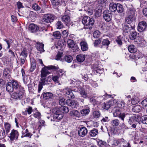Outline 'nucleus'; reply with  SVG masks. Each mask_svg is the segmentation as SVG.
<instances>
[{
    "instance_id": "26",
    "label": "nucleus",
    "mask_w": 147,
    "mask_h": 147,
    "mask_svg": "<svg viewBox=\"0 0 147 147\" xmlns=\"http://www.w3.org/2000/svg\"><path fill=\"white\" fill-rule=\"evenodd\" d=\"M73 60L72 56L70 55H65L63 59V61H65L68 63L71 62Z\"/></svg>"
},
{
    "instance_id": "41",
    "label": "nucleus",
    "mask_w": 147,
    "mask_h": 147,
    "mask_svg": "<svg viewBox=\"0 0 147 147\" xmlns=\"http://www.w3.org/2000/svg\"><path fill=\"white\" fill-rule=\"evenodd\" d=\"M56 27L57 29H61L63 28V23L61 21H58L56 23Z\"/></svg>"
},
{
    "instance_id": "33",
    "label": "nucleus",
    "mask_w": 147,
    "mask_h": 147,
    "mask_svg": "<svg viewBox=\"0 0 147 147\" xmlns=\"http://www.w3.org/2000/svg\"><path fill=\"white\" fill-rule=\"evenodd\" d=\"M116 11L118 13H122L123 11V8L120 4L117 3V7H116Z\"/></svg>"
},
{
    "instance_id": "22",
    "label": "nucleus",
    "mask_w": 147,
    "mask_h": 147,
    "mask_svg": "<svg viewBox=\"0 0 147 147\" xmlns=\"http://www.w3.org/2000/svg\"><path fill=\"white\" fill-rule=\"evenodd\" d=\"M61 20L67 25L70 21V17L67 15L63 16L61 17Z\"/></svg>"
},
{
    "instance_id": "45",
    "label": "nucleus",
    "mask_w": 147,
    "mask_h": 147,
    "mask_svg": "<svg viewBox=\"0 0 147 147\" xmlns=\"http://www.w3.org/2000/svg\"><path fill=\"white\" fill-rule=\"evenodd\" d=\"M102 43L103 45L108 46L110 44V41L107 38L103 39Z\"/></svg>"
},
{
    "instance_id": "20",
    "label": "nucleus",
    "mask_w": 147,
    "mask_h": 147,
    "mask_svg": "<svg viewBox=\"0 0 147 147\" xmlns=\"http://www.w3.org/2000/svg\"><path fill=\"white\" fill-rule=\"evenodd\" d=\"M44 45L42 43L39 42H37L36 43L35 45L36 48L38 51H40V53H42L45 51L43 47Z\"/></svg>"
},
{
    "instance_id": "13",
    "label": "nucleus",
    "mask_w": 147,
    "mask_h": 147,
    "mask_svg": "<svg viewBox=\"0 0 147 147\" xmlns=\"http://www.w3.org/2000/svg\"><path fill=\"white\" fill-rule=\"evenodd\" d=\"M124 140L123 138L120 139H114L111 141L110 144L112 147H115L120 144H122L124 142Z\"/></svg>"
},
{
    "instance_id": "38",
    "label": "nucleus",
    "mask_w": 147,
    "mask_h": 147,
    "mask_svg": "<svg viewBox=\"0 0 147 147\" xmlns=\"http://www.w3.org/2000/svg\"><path fill=\"white\" fill-rule=\"evenodd\" d=\"M4 127L5 129L6 133L7 134L10 129L11 127V125L8 123H5L4 124Z\"/></svg>"
},
{
    "instance_id": "4",
    "label": "nucleus",
    "mask_w": 147,
    "mask_h": 147,
    "mask_svg": "<svg viewBox=\"0 0 147 147\" xmlns=\"http://www.w3.org/2000/svg\"><path fill=\"white\" fill-rule=\"evenodd\" d=\"M83 24L86 26L85 27L86 29H91L92 26L94 23V20L93 18H90L88 16H84L82 20Z\"/></svg>"
},
{
    "instance_id": "49",
    "label": "nucleus",
    "mask_w": 147,
    "mask_h": 147,
    "mask_svg": "<svg viewBox=\"0 0 147 147\" xmlns=\"http://www.w3.org/2000/svg\"><path fill=\"white\" fill-rule=\"evenodd\" d=\"M74 80H76V81H74V80H73V81L74 82V83H73V84H74L76 86V87L75 88H76L74 89V90H75L74 91H78V89L77 88V87H79V85L80 84H81V82L80 81H76V80H75V79H74Z\"/></svg>"
},
{
    "instance_id": "21",
    "label": "nucleus",
    "mask_w": 147,
    "mask_h": 147,
    "mask_svg": "<svg viewBox=\"0 0 147 147\" xmlns=\"http://www.w3.org/2000/svg\"><path fill=\"white\" fill-rule=\"evenodd\" d=\"M29 29L31 32H34L38 30V27L37 25L32 24L29 25Z\"/></svg>"
},
{
    "instance_id": "32",
    "label": "nucleus",
    "mask_w": 147,
    "mask_h": 147,
    "mask_svg": "<svg viewBox=\"0 0 147 147\" xmlns=\"http://www.w3.org/2000/svg\"><path fill=\"white\" fill-rule=\"evenodd\" d=\"M141 108L139 105H136L134 106L132 109L133 112L138 113L141 111Z\"/></svg>"
},
{
    "instance_id": "7",
    "label": "nucleus",
    "mask_w": 147,
    "mask_h": 147,
    "mask_svg": "<svg viewBox=\"0 0 147 147\" xmlns=\"http://www.w3.org/2000/svg\"><path fill=\"white\" fill-rule=\"evenodd\" d=\"M113 115L114 117H119L123 121L125 116L128 114L125 113H122L120 109L119 108H116L113 112Z\"/></svg>"
},
{
    "instance_id": "58",
    "label": "nucleus",
    "mask_w": 147,
    "mask_h": 147,
    "mask_svg": "<svg viewBox=\"0 0 147 147\" xmlns=\"http://www.w3.org/2000/svg\"><path fill=\"white\" fill-rule=\"evenodd\" d=\"M71 48L73 52L78 51L79 50L78 46L76 44H74V46H73L72 47H71Z\"/></svg>"
},
{
    "instance_id": "31",
    "label": "nucleus",
    "mask_w": 147,
    "mask_h": 147,
    "mask_svg": "<svg viewBox=\"0 0 147 147\" xmlns=\"http://www.w3.org/2000/svg\"><path fill=\"white\" fill-rule=\"evenodd\" d=\"M76 58L78 62H82L85 60V57L84 55L80 54L77 55Z\"/></svg>"
},
{
    "instance_id": "51",
    "label": "nucleus",
    "mask_w": 147,
    "mask_h": 147,
    "mask_svg": "<svg viewBox=\"0 0 147 147\" xmlns=\"http://www.w3.org/2000/svg\"><path fill=\"white\" fill-rule=\"evenodd\" d=\"M10 72V71L9 69L7 68H5L4 69L3 73V76L6 77L7 76H9V74Z\"/></svg>"
},
{
    "instance_id": "43",
    "label": "nucleus",
    "mask_w": 147,
    "mask_h": 147,
    "mask_svg": "<svg viewBox=\"0 0 147 147\" xmlns=\"http://www.w3.org/2000/svg\"><path fill=\"white\" fill-rule=\"evenodd\" d=\"M140 120L142 123L147 124V115H145L142 116Z\"/></svg>"
},
{
    "instance_id": "59",
    "label": "nucleus",
    "mask_w": 147,
    "mask_h": 147,
    "mask_svg": "<svg viewBox=\"0 0 147 147\" xmlns=\"http://www.w3.org/2000/svg\"><path fill=\"white\" fill-rule=\"evenodd\" d=\"M41 114L40 112H39L38 111L36 113H35L33 114V116L36 118H37L38 119H40Z\"/></svg>"
},
{
    "instance_id": "12",
    "label": "nucleus",
    "mask_w": 147,
    "mask_h": 147,
    "mask_svg": "<svg viewBox=\"0 0 147 147\" xmlns=\"http://www.w3.org/2000/svg\"><path fill=\"white\" fill-rule=\"evenodd\" d=\"M147 26V24L145 21L140 22L138 24V30L140 32H143L145 30Z\"/></svg>"
},
{
    "instance_id": "2",
    "label": "nucleus",
    "mask_w": 147,
    "mask_h": 147,
    "mask_svg": "<svg viewBox=\"0 0 147 147\" xmlns=\"http://www.w3.org/2000/svg\"><path fill=\"white\" fill-rule=\"evenodd\" d=\"M5 86L7 91L9 92L24 88L19 82L15 80H12L11 82H9L6 84Z\"/></svg>"
},
{
    "instance_id": "46",
    "label": "nucleus",
    "mask_w": 147,
    "mask_h": 147,
    "mask_svg": "<svg viewBox=\"0 0 147 147\" xmlns=\"http://www.w3.org/2000/svg\"><path fill=\"white\" fill-rule=\"evenodd\" d=\"M53 36L55 38L57 39H59L61 37L60 33L59 31H56L53 32Z\"/></svg>"
},
{
    "instance_id": "5",
    "label": "nucleus",
    "mask_w": 147,
    "mask_h": 147,
    "mask_svg": "<svg viewBox=\"0 0 147 147\" xmlns=\"http://www.w3.org/2000/svg\"><path fill=\"white\" fill-rule=\"evenodd\" d=\"M52 112L53 113V119L51 120L53 121H59L62 119L63 115L57 108H54L52 110Z\"/></svg>"
},
{
    "instance_id": "42",
    "label": "nucleus",
    "mask_w": 147,
    "mask_h": 147,
    "mask_svg": "<svg viewBox=\"0 0 147 147\" xmlns=\"http://www.w3.org/2000/svg\"><path fill=\"white\" fill-rule=\"evenodd\" d=\"M8 45L7 47V49H9V48L11 45L12 43L13 42V41L12 39H5V40Z\"/></svg>"
},
{
    "instance_id": "18",
    "label": "nucleus",
    "mask_w": 147,
    "mask_h": 147,
    "mask_svg": "<svg viewBox=\"0 0 147 147\" xmlns=\"http://www.w3.org/2000/svg\"><path fill=\"white\" fill-rule=\"evenodd\" d=\"M88 130L86 128L83 127L80 128L78 132L79 136L83 137L85 136L87 134Z\"/></svg>"
},
{
    "instance_id": "64",
    "label": "nucleus",
    "mask_w": 147,
    "mask_h": 147,
    "mask_svg": "<svg viewBox=\"0 0 147 147\" xmlns=\"http://www.w3.org/2000/svg\"><path fill=\"white\" fill-rule=\"evenodd\" d=\"M141 104L143 107H146L147 106V98H146L142 101Z\"/></svg>"
},
{
    "instance_id": "30",
    "label": "nucleus",
    "mask_w": 147,
    "mask_h": 147,
    "mask_svg": "<svg viewBox=\"0 0 147 147\" xmlns=\"http://www.w3.org/2000/svg\"><path fill=\"white\" fill-rule=\"evenodd\" d=\"M62 0H51V2L53 5L55 7L61 5Z\"/></svg>"
},
{
    "instance_id": "9",
    "label": "nucleus",
    "mask_w": 147,
    "mask_h": 147,
    "mask_svg": "<svg viewBox=\"0 0 147 147\" xmlns=\"http://www.w3.org/2000/svg\"><path fill=\"white\" fill-rule=\"evenodd\" d=\"M122 29L124 32L126 33L131 32L132 30H134V26H131L127 24H124L122 25Z\"/></svg>"
},
{
    "instance_id": "40",
    "label": "nucleus",
    "mask_w": 147,
    "mask_h": 147,
    "mask_svg": "<svg viewBox=\"0 0 147 147\" xmlns=\"http://www.w3.org/2000/svg\"><path fill=\"white\" fill-rule=\"evenodd\" d=\"M101 33L98 30H96L94 32L93 34V36L94 38H97L100 37Z\"/></svg>"
},
{
    "instance_id": "28",
    "label": "nucleus",
    "mask_w": 147,
    "mask_h": 147,
    "mask_svg": "<svg viewBox=\"0 0 147 147\" xmlns=\"http://www.w3.org/2000/svg\"><path fill=\"white\" fill-rule=\"evenodd\" d=\"M98 133V130L97 129L94 128L90 130L89 132V136L91 137H94Z\"/></svg>"
},
{
    "instance_id": "17",
    "label": "nucleus",
    "mask_w": 147,
    "mask_h": 147,
    "mask_svg": "<svg viewBox=\"0 0 147 147\" xmlns=\"http://www.w3.org/2000/svg\"><path fill=\"white\" fill-rule=\"evenodd\" d=\"M113 103V101L112 100H110L103 103L102 104V107L105 109L108 110L112 105Z\"/></svg>"
},
{
    "instance_id": "37",
    "label": "nucleus",
    "mask_w": 147,
    "mask_h": 147,
    "mask_svg": "<svg viewBox=\"0 0 147 147\" xmlns=\"http://www.w3.org/2000/svg\"><path fill=\"white\" fill-rule=\"evenodd\" d=\"M33 111V110L32 109V108L30 106H29L28 108L26 109L25 111H23L22 113H24V114L25 115H27V112L29 115H30L31 114Z\"/></svg>"
},
{
    "instance_id": "35",
    "label": "nucleus",
    "mask_w": 147,
    "mask_h": 147,
    "mask_svg": "<svg viewBox=\"0 0 147 147\" xmlns=\"http://www.w3.org/2000/svg\"><path fill=\"white\" fill-rule=\"evenodd\" d=\"M128 51L131 53H134L137 52V49L133 45H130L128 47Z\"/></svg>"
},
{
    "instance_id": "19",
    "label": "nucleus",
    "mask_w": 147,
    "mask_h": 147,
    "mask_svg": "<svg viewBox=\"0 0 147 147\" xmlns=\"http://www.w3.org/2000/svg\"><path fill=\"white\" fill-rule=\"evenodd\" d=\"M80 44L82 51H86L88 50V45L87 42L85 40L81 41L80 42Z\"/></svg>"
},
{
    "instance_id": "39",
    "label": "nucleus",
    "mask_w": 147,
    "mask_h": 147,
    "mask_svg": "<svg viewBox=\"0 0 147 147\" xmlns=\"http://www.w3.org/2000/svg\"><path fill=\"white\" fill-rule=\"evenodd\" d=\"M28 55V52L27 51L24 49L20 54V57L26 58Z\"/></svg>"
},
{
    "instance_id": "63",
    "label": "nucleus",
    "mask_w": 147,
    "mask_h": 147,
    "mask_svg": "<svg viewBox=\"0 0 147 147\" xmlns=\"http://www.w3.org/2000/svg\"><path fill=\"white\" fill-rule=\"evenodd\" d=\"M23 81L24 84H26L29 83V81H30L29 78H28L26 76L25 77H23Z\"/></svg>"
},
{
    "instance_id": "11",
    "label": "nucleus",
    "mask_w": 147,
    "mask_h": 147,
    "mask_svg": "<svg viewBox=\"0 0 147 147\" xmlns=\"http://www.w3.org/2000/svg\"><path fill=\"white\" fill-rule=\"evenodd\" d=\"M66 103L68 106L71 107L72 109L77 108L79 105L77 102L71 99L67 100Z\"/></svg>"
},
{
    "instance_id": "10",
    "label": "nucleus",
    "mask_w": 147,
    "mask_h": 147,
    "mask_svg": "<svg viewBox=\"0 0 147 147\" xmlns=\"http://www.w3.org/2000/svg\"><path fill=\"white\" fill-rule=\"evenodd\" d=\"M19 134L18 131L14 129L11 131V133L9 135L8 137L11 141L16 140L18 137Z\"/></svg>"
},
{
    "instance_id": "27",
    "label": "nucleus",
    "mask_w": 147,
    "mask_h": 147,
    "mask_svg": "<svg viewBox=\"0 0 147 147\" xmlns=\"http://www.w3.org/2000/svg\"><path fill=\"white\" fill-rule=\"evenodd\" d=\"M70 115L71 116L76 117H79L80 116V113L77 110H72L69 113Z\"/></svg>"
},
{
    "instance_id": "44",
    "label": "nucleus",
    "mask_w": 147,
    "mask_h": 147,
    "mask_svg": "<svg viewBox=\"0 0 147 147\" xmlns=\"http://www.w3.org/2000/svg\"><path fill=\"white\" fill-rule=\"evenodd\" d=\"M67 44L69 48L72 47L73 46H74V41L70 39H68L67 41Z\"/></svg>"
},
{
    "instance_id": "56",
    "label": "nucleus",
    "mask_w": 147,
    "mask_h": 147,
    "mask_svg": "<svg viewBox=\"0 0 147 147\" xmlns=\"http://www.w3.org/2000/svg\"><path fill=\"white\" fill-rule=\"evenodd\" d=\"M32 8L35 11H38L40 9V7L36 3L34 4L32 6Z\"/></svg>"
},
{
    "instance_id": "48",
    "label": "nucleus",
    "mask_w": 147,
    "mask_h": 147,
    "mask_svg": "<svg viewBox=\"0 0 147 147\" xmlns=\"http://www.w3.org/2000/svg\"><path fill=\"white\" fill-rule=\"evenodd\" d=\"M62 54V53L58 52L56 56L55 59L57 60H59L63 61V59L61 58Z\"/></svg>"
},
{
    "instance_id": "50",
    "label": "nucleus",
    "mask_w": 147,
    "mask_h": 147,
    "mask_svg": "<svg viewBox=\"0 0 147 147\" xmlns=\"http://www.w3.org/2000/svg\"><path fill=\"white\" fill-rule=\"evenodd\" d=\"M112 125L114 126H118L119 124V121L117 119L113 120L111 121Z\"/></svg>"
},
{
    "instance_id": "8",
    "label": "nucleus",
    "mask_w": 147,
    "mask_h": 147,
    "mask_svg": "<svg viewBox=\"0 0 147 147\" xmlns=\"http://www.w3.org/2000/svg\"><path fill=\"white\" fill-rule=\"evenodd\" d=\"M103 18L107 22H109L111 20L112 18V14L111 11L108 10H106L103 13Z\"/></svg>"
},
{
    "instance_id": "1",
    "label": "nucleus",
    "mask_w": 147,
    "mask_h": 147,
    "mask_svg": "<svg viewBox=\"0 0 147 147\" xmlns=\"http://www.w3.org/2000/svg\"><path fill=\"white\" fill-rule=\"evenodd\" d=\"M48 70H53L58 72V74L62 73L63 72V69H60L58 66L51 65L48 66H45L43 68L41 71L40 76L42 78L40 79V81L39 82L38 85V92L40 93L43 88V85H45V83L46 82H47V80H46L45 77L47 75L50 74Z\"/></svg>"
},
{
    "instance_id": "15",
    "label": "nucleus",
    "mask_w": 147,
    "mask_h": 147,
    "mask_svg": "<svg viewBox=\"0 0 147 147\" xmlns=\"http://www.w3.org/2000/svg\"><path fill=\"white\" fill-rule=\"evenodd\" d=\"M136 16H127L125 18V21L127 24H130L133 23H135L136 21Z\"/></svg>"
},
{
    "instance_id": "52",
    "label": "nucleus",
    "mask_w": 147,
    "mask_h": 147,
    "mask_svg": "<svg viewBox=\"0 0 147 147\" xmlns=\"http://www.w3.org/2000/svg\"><path fill=\"white\" fill-rule=\"evenodd\" d=\"M90 112L89 108L88 109H84L82 110L81 111V113L82 114L86 115L88 114Z\"/></svg>"
},
{
    "instance_id": "29",
    "label": "nucleus",
    "mask_w": 147,
    "mask_h": 147,
    "mask_svg": "<svg viewBox=\"0 0 147 147\" xmlns=\"http://www.w3.org/2000/svg\"><path fill=\"white\" fill-rule=\"evenodd\" d=\"M123 40V37L119 36L116 38L115 40V42L119 46H121L122 44V41Z\"/></svg>"
},
{
    "instance_id": "36",
    "label": "nucleus",
    "mask_w": 147,
    "mask_h": 147,
    "mask_svg": "<svg viewBox=\"0 0 147 147\" xmlns=\"http://www.w3.org/2000/svg\"><path fill=\"white\" fill-rule=\"evenodd\" d=\"M129 36V38L131 40H134L137 36V32L134 30H132Z\"/></svg>"
},
{
    "instance_id": "61",
    "label": "nucleus",
    "mask_w": 147,
    "mask_h": 147,
    "mask_svg": "<svg viewBox=\"0 0 147 147\" xmlns=\"http://www.w3.org/2000/svg\"><path fill=\"white\" fill-rule=\"evenodd\" d=\"M59 102L60 105H63L65 103V99L63 97H61L59 99Z\"/></svg>"
},
{
    "instance_id": "3",
    "label": "nucleus",
    "mask_w": 147,
    "mask_h": 147,
    "mask_svg": "<svg viewBox=\"0 0 147 147\" xmlns=\"http://www.w3.org/2000/svg\"><path fill=\"white\" fill-rule=\"evenodd\" d=\"M26 94L24 88L21 89L13 92L11 97L15 100H20L25 98Z\"/></svg>"
},
{
    "instance_id": "14",
    "label": "nucleus",
    "mask_w": 147,
    "mask_h": 147,
    "mask_svg": "<svg viewBox=\"0 0 147 147\" xmlns=\"http://www.w3.org/2000/svg\"><path fill=\"white\" fill-rule=\"evenodd\" d=\"M63 93L64 95L65 96L69 98H73L74 97V96L73 92L69 88H67L64 90Z\"/></svg>"
},
{
    "instance_id": "47",
    "label": "nucleus",
    "mask_w": 147,
    "mask_h": 147,
    "mask_svg": "<svg viewBox=\"0 0 147 147\" xmlns=\"http://www.w3.org/2000/svg\"><path fill=\"white\" fill-rule=\"evenodd\" d=\"M81 96L83 98H86L87 97V92L83 89L81 90L80 92Z\"/></svg>"
},
{
    "instance_id": "34",
    "label": "nucleus",
    "mask_w": 147,
    "mask_h": 147,
    "mask_svg": "<svg viewBox=\"0 0 147 147\" xmlns=\"http://www.w3.org/2000/svg\"><path fill=\"white\" fill-rule=\"evenodd\" d=\"M59 110L61 113H67L69 111V109L68 107L63 106L60 107Z\"/></svg>"
},
{
    "instance_id": "6",
    "label": "nucleus",
    "mask_w": 147,
    "mask_h": 147,
    "mask_svg": "<svg viewBox=\"0 0 147 147\" xmlns=\"http://www.w3.org/2000/svg\"><path fill=\"white\" fill-rule=\"evenodd\" d=\"M55 17V16L50 13L45 14L42 16V22L44 24L51 23L54 20Z\"/></svg>"
},
{
    "instance_id": "54",
    "label": "nucleus",
    "mask_w": 147,
    "mask_h": 147,
    "mask_svg": "<svg viewBox=\"0 0 147 147\" xmlns=\"http://www.w3.org/2000/svg\"><path fill=\"white\" fill-rule=\"evenodd\" d=\"M93 68L94 70L96 71V73H102V69L99 68V67H96V66L95 67V66H94Z\"/></svg>"
},
{
    "instance_id": "60",
    "label": "nucleus",
    "mask_w": 147,
    "mask_h": 147,
    "mask_svg": "<svg viewBox=\"0 0 147 147\" xmlns=\"http://www.w3.org/2000/svg\"><path fill=\"white\" fill-rule=\"evenodd\" d=\"M36 67V64L35 62L32 63H31V66L30 69V72H32L35 69Z\"/></svg>"
},
{
    "instance_id": "53",
    "label": "nucleus",
    "mask_w": 147,
    "mask_h": 147,
    "mask_svg": "<svg viewBox=\"0 0 147 147\" xmlns=\"http://www.w3.org/2000/svg\"><path fill=\"white\" fill-rule=\"evenodd\" d=\"M98 144L101 147H105L107 145V143L105 141L101 140L99 141Z\"/></svg>"
},
{
    "instance_id": "57",
    "label": "nucleus",
    "mask_w": 147,
    "mask_h": 147,
    "mask_svg": "<svg viewBox=\"0 0 147 147\" xmlns=\"http://www.w3.org/2000/svg\"><path fill=\"white\" fill-rule=\"evenodd\" d=\"M93 117L94 118H98L100 116V114L97 111H94L93 113Z\"/></svg>"
},
{
    "instance_id": "23",
    "label": "nucleus",
    "mask_w": 147,
    "mask_h": 147,
    "mask_svg": "<svg viewBox=\"0 0 147 147\" xmlns=\"http://www.w3.org/2000/svg\"><path fill=\"white\" fill-rule=\"evenodd\" d=\"M53 96V94L51 92H43L41 96H43L45 100H47L51 99Z\"/></svg>"
},
{
    "instance_id": "55",
    "label": "nucleus",
    "mask_w": 147,
    "mask_h": 147,
    "mask_svg": "<svg viewBox=\"0 0 147 147\" xmlns=\"http://www.w3.org/2000/svg\"><path fill=\"white\" fill-rule=\"evenodd\" d=\"M133 116L130 117L128 121V122L129 124L131 125L135 122V120Z\"/></svg>"
},
{
    "instance_id": "25",
    "label": "nucleus",
    "mask_w": 147,
    "mask_h": 147,
    "mask_svg": "<svg viewBox=\"0 0 147 147\" xmlns=\"http://www.w3.org/2000/svg\"><path fill=\"white\" fill-rule=\"evenodd\" d=\"M116 7H117V4L114 3H111L109 5V9L111 12L116 11Z\"/></svg>"
},
{
    "instance_id": "24",
    "label": "nucleus",
    "mask_w": 147,
    "mask_h": 147,
    "mask_svg": "<svg viewBox=\"0 0 147 147\" xmlns=\"http://www.w3.org/2000/svg\"><path fill=\"white\" fill-rule=\"evenodd\" d=\"M140 95L139 93H136L134 95L132 100L135 101L134 104H137L140 102Z\"/></svg>"
},
{
    "instance_id": "16",
    "label": "nucleus",
    "mask_w": 147,
    "mask_h": 147,
    "mask_svg": "<svg viewBox=\"0 0 147 147\" xmlns=\"http://www.w3.org/2000/svg\"><path fill=\"white\" fill-rule=\"evenodd\" d=\"M127 16H136L137 13L135 9L133 8H129L126 11Z\"/></svg>"
},
{
    "instance_id": "62",
    "label": "nucleus",
    "mask_w": 147,
    "mask_h": 147,
    "mask_svg": "<svg viewBox=\"0 0 147 147\" xmlns=\"http://www.w3.org/2000/svg\"><path fill=\"white\" fill-rule=\"evenodd\" d=\"M62 34L63 37L66 38L68 36V32L67 31L65 30H63L62 31Z\"/></svg>"
}]
</instances>
